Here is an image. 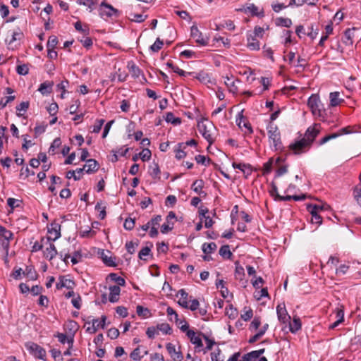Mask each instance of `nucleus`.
Returning <instances> with one entry per match:
<instances>
[{"label":"nucleus","mask_w":361,"mask_h":361,"mask_svg":"<svg viewBox=\"0 0 361 361\" xmlns=\"http://www.w3.org/2000/svg\"><path fill=\"white\" fill-rule=\"evenodd\" d=\"M7 204L12 209H13L14 208L20 206V201L18 199L10 197L7 200Z\"/></svg>","instance_id":"54"},{"label":"nucleus","mask_w":361,"mask_h":361,"mask_svg":"<svg viewBox=\"0 0 361 361\" xmlns=\"http://www.w3.org/2000/svg\"><path fill=\"white\" fill-rule=\"evenodd\" d=\"M102 259L104 263L109 267L116 266V264L114 261V259L111 256H108V255L104 252L102 254Z\"/></svg>","instance_id":"44"},{"label":"nucleus","mask_w":361,"mask_h":361,"mask_svg":"<svg viewBox=\"0 0 361 361\" xmlns=\"http://www.w3.org/2000/svg\"><path fill=\"white\" fill-rule=\"evenodd\" d=\"M320 124H314L309 127L304 135V137L300 140L295 141L289 145V149L295 154H300L310 149L312 143L317 137L320 132Z\"/></svg>","instance_id":"1"},{"label":"nucleus","mask_w":361,"mask_h":361,"mask_svg":"<svg viewBox=\"0 0 361 361\" xmlns=\"http://www.w3.org/2000/svg\"><path fill=\"white\" fill-rule=\"evenodd\" d=\"M81 297L79 294H77L75 297L72 298L71 303L75 308L79 310L81 307Z\"/></svg>","instance_id":"58"},{"label":"nucleus","mask_w":361,"mask_h":361,"mask_svg":"<svg viewBox=\"0 0 361 361\" xmlns=\"http://www.w3.org/2000/svg\"><path fill=\"white\" fill-rule=\"evenodd\" d=\"M123 226L126 230H132L135 226V219L130 217L127 218L124 222Z\"/></svg>","instance_id":"52"},{"label":"nucleus","mask_w":361,"mask_h":361,"mask_svg":"<svg viewBox=\"0 0 361 361\" xmlns=\"http://www.w3.org/2000/svg\"><path fill=\"white\" fill-rule=\"evenodd\" d=\"M16 71L19 75H25L28 73L29 68L27 65L23 64L17 66Z\"/></svg>","instance_id":"63"},{"label":"nucleus","mask_w":361,"mask_h":361,"mask_svg":"<svg viewBox=\"0 0 361 361\" xmlns=\"http://www.w3.org/2000/svg\"><path fill=\"white\" fill-rule=\"evenodd\" d=\"M289 329L291 333H296L299 329H301V322L299 317H294L292 322L290 320L289 322Z\"/></svg>","instance_id":"25"},{"label":"nucleus","mask_w":361,"mask_h":361,"mask_svg":"<svg viewBox=\"0 0 361 361\" xmlns=\"http://www.w3.org/2000/svg\"><path fill=\"white\" fill-rule=\"evenodd\" d=\"M264 32V28L259 27V26H256L254 29V31L251 34H252L254 37L262 38Z\"/></svg>","instance_id":"61"},{"label":"nucleus","mask_w":361,"mask_h":361,"mask_svg":"<svg viewBox=\"0 0 361 361\" xmlns=\"http://www.w3.org/2000/svg\"><path fill=\"white\" fill-rule=\"evenodd\" d=\"M109 301L111 302H116L118 300V296L121 293V288L118 286H113L109 287Z\"/></svg>","instance_id":"19"},{"label":"nucleus","mask_w":361,"mask_h":361,"mask_svg":"<svg viewBox=\"0 0 361 361\" xmlns=\"http://www.w3.org/2000/svg\"><path fill=\"white\" fill-rule=\"evenodd\" d=\"M58 109V104L54 102L50 104L49 106L47 107V111L51 116H54L57 113Z\"/></svg>","instance_id":"64"},{"label":"nucleus","mask_w":361,"mask_h":361,"mask_svg":"<svg viewBox=\"0 0 361 361\" xmlns=\"http://www.w3.org/2000/svg\"><path fill=\"white\" fill-rule=\"evenodd\" d=\"M25 348L35 357L43 360L46 356L45 350L35 343L27 342L25 343Z\"/></svg>","instance_id":"4"},{"label":"nucleus","mask_w":361,"mask_h":361,"mask_svg":"<svg viewBox=\"0 0 361 361\" xmlns=\"http://www.w3.org/2000/svg\"><path fill=\"white\" fill-rule=\"evenodd\" d=\"M53 85V82L46 81L40 85L38 91L40 92L42 94H48L51 92Z\"/></svg>","instance_id":"27"},{"label":"nucleus","mask_w":361,"mask_h":361,"mask_svg":"<svg viewBox=\"0 0 361 361\" xmlns=\"http://www.w3.org/2000/svg\"><path fill=\"white\" fill-rule=\"evenodd\" d=\"M219 255L225 259H230L233 254L230 250L229 245H225L221 246L219 250Z\"/></svg>","instance_id":"31"},{"label":"nucleus","mask_w":361,"mask_h":361,"mask_svg":"<svg viewBox=\"0 0 361 361\" xmlns=\"http://www.w3.org/2000/svg\"><path fill=\"white\" fill-rule=\"evenodd\" d=\"M151 151L148 149H144L140 153V157L143 161L149 160L151 157Z\"/></svg>","instance_id":"60"},{"label":"nucleus","mask_w":361,"mask_h":361,"mask_svg":"<svg viewBox=\"0 0 361 361\" xmlns=\"http://www.w3.org/2000/svg\"><path fill=\"white\" fill-rule=\"evenodd\" d=\"M245 276L244 268L239 264L237 262H235V276L237 279L243 280Z\"/></svg>","instance_id":"38"},{"label":"nucleus","mask_w":361,"mask_h":361,"mask_svg":"<svg viewBox=\"0 0 361 361\" xmlns=\"http://www.w3.org/2000/svg\"><path fill=\"white\" fill-rule=\"evenodd\" d=\"M247 12L250 13L252 16H256L259 17H263L264 16V11L263 9H259V7L255 6V4H251L249 6H247L245 9Z\"/></svg>","instance_id":"26"},{"label":"nucleus","mask_w":361,"mask_h":361,"mask_svg":"<svg viewBox=\"0 0 361 361\" xmlns=\"http://www.w3.org/2000/svg\"><path fill=\"white\" fill-rule=\"evenodd\" d=\"M319 207L318 205H310L308 207V210L310 211V214H312V222L313 224H316L318 225H320L322 224V217L318 214L317 212V208Z\"/></svg>","instance_id":"14"},{"label":"nucleus","mask_w":361,"mask_h":361,"mask_svg":"<svg viewBox=\"0 0 361 361\" xmlns=\"http://www.w3.org/2000/svg\"><path fill=\"white\" fill-rule=\"evenodd\" d=\"M95 209L99 211V218L104 219L106 216V206H103L102 202H98L95 206Z\"/></svg>","instance_id":"46"},{"label":"nucleus","mask_w":361,"mask_h":361,"mask_svg":"<svg viewBox=\"0 0 361 361\" xmlns=\"http://www.w3.org/2000/svg\"><path fill=\"white\" fill-rule=\"evenodd\" d=\"M75 286V283L70 279H66L65 276H61L59 278V282L56 285L57 289H61L63 287L68 289H72Z\"/></svg>","instance_id":"13"},{"label":"nucleus","mask_w":361,"mask_h":361,"mask_svg":"<svg viewBox=\"0 0 361 361\" xmlns=\"http://www.w3.org/2000/svg\"><path fill=\"white\" fill-rule=\"evenodd\" d=\"M160 173L159 165L157 163H153V164L149 166V174L154 178H159Z\"/></svg>","instance_id":"37"},{"label":"nucleus","mask_w":361,"mask_h":361,"mask_svg":"<svg viewBox=\"0 0 361 361\" xmlns=\"http://www.w3.org/2000/svg\"><path fill=\"white\" fill-rule=\"evenodd\" d=\"M306 196L305 195H286V196H281L279 194H276V200L280 201H290V200H304L305 199Z\"/></svg>","instance_id":"23"},{"label":"nucleus","mask_w":361,"mask_h":361,"mask_svg":"<svg viewBox=\"0 0 361 361\" xmlns=\"http://www.w3.org/2000/svg\"><path fill=\"white\" fill-rule=\"evenodd\" d=\"M165 121L167 123H171L174 126H178L181 123V119L178 117H175L172 112H168L165 116Z\"/></svg>","instance_id":"29"},{"label":"nucleus","mask_w":361,"mask_h":361,"mask_svg":"<svg viewBox=\"0 0 361 361\" xmlns=\"http://www.w3.org/2000/svg\"><path fill=\"white\" fill-rule=\"evenodd\" d=\"M58 44V39L56 36L49 37L47 42V48L48 49H54L56 44Z\"/></svg>","instance_id":"55"},{"label":"nucleus","mask_w":361,"mask_h":361,"mask_svg":"<svg viewBox=\"0 0 361 361\" xmlns=\"http://www.w3.org/2000/svg\"><path fill=\"white\" fill-rule=\"evenodd\" d=\"M204 187V182L202 180H196L192 185V189L194 192L200 195H206V193L202 190Z\"/></svg>","instance_id":"24"},{"label":"nucleus","mask_w":361,"mask_h":361,"mask_svg":"<svg viewBox=\"0 0 361 361\" xmlns=\"http://www.w3.org/2000/svg\"><path fill=\"white\" fill-rule=\"evenodd\" d=\"M75 28L78 31L81 32L84 35H87L89 33L88 27L87 26H85V27L83 28L80 21H78L75 23Z\"/></svg>","instance_id":"53"},{"label":"nucleus","mask_w":361,"mask_h":361,"mask_svg":"<svg viewBox=\"0 0 361 361\" xmlns=\"http://www.w3.org/2000/svg\"><path fill=\"white\" fill-rule=\"evenodd\" d=\"M78 1L80 4L87 6L89 11L91 12L94 8L98 0H78Z\"/></svg>","instance_id":"34"},{"label":"nucleus","mask_w":361,"mask_h":361,"mask_svg":"<svg viewBox=\"0 0 361 361\" xmlns=\"http://www.w3.org/2000/svg\"><path fill=\"white\" fill-rule=\"evenodd\" d=\"M49 236L48 241H55L61 237V226L59 224L54 222L48 228Z\"/></svg>","instance_id":"7"},{"label":"nucleus","mask_w":361,"mask_h":361,"mask_svg":"<svg viewBox=\"0 0 361 361\" xmlns=\"http://www.w3.org/2000/svg\"><path fill=\"white\" fill-rule=\"evenodd\" d=\"M175 322L176 323L177 326H178V328L183 331V332H185L187 333V331L189 329V325L187 323V322L184 319H180L178 318V320H174Z\"/></svg>","instance_id":"41"},{"label":"nucleus","mask_w":361,"mask_h":361,"mask_svg":"<svg viewBox=\"0 0 361 361\" xmlns=\"http://www.w3.org/2000/svg\"><path fill=\"white\" fill-rule=\"evenodd\" d=\"M147 16H143L142 14H136V13H130V19L132 21H135L137 23H142L145 21L146 19Z\"/></svg>","instance_id":"49"},{"label":"nucleus","mask_w":361,"mask_h":361,"mask_svg":"<svg viewBox=\"0 0 361 361\" xmlns=\"http://www.w3.org/2000/svg\"><path fill=\"white\" fill-rule=\"evenodd\" d=\"M336 317L338 319L329 326L330 329H334L343 321L344 313L342 310H337Z\"/></svg>","instance_id":"39"},{"label":"nucleus","mask_w":361,"mask_h":361,"mask_svg":"<svg viewBox=\"0 0 361 361\" xmlns=\"http://www.w3.org/2000/svg\"><path fill=\"white\" fill-rule=\"evenodd\" d=\"M340 93L338 92H331L329 95L330 105L331 106H336L339 105L343 99L339 98Z\"/></svg>","instance_id":"28"},{"label":"nucleus","mask_w":361,"mask_h":361,"mask_svg":"<svg viewBox=\"0 0 361 361\" xmlns=\"http://www.w3.org/2000/svg\"><path fill=\"white\" fill-rule=\"evenodd\" d=\"M186 335L192 343L196 345L197 347H202L203 344L201 338L196 335V333L193 330H188Z\"/></svg>","instance_id":"18"},{"label":"nucleus","mask_w":361,"mask_h":361,"mask_svg":"<svg viewBox=\"0 0 361 361\" xmlns=\"http://www.w3.org/2000/svg\"><path fill=\"white\" fill-rule=\"evenodd\" d=\"M190 35L197 44L203 46L208 44L209 37L204 36L196 25H192L191 27Z\"/></svg>","instance_id":"5"},{"label":"nucleus","mask_w":361,"mask_h":361,"mask_svg":"<svg viewBox=\"0 0 361 361\" xmlns=\"http://www.w3.org/2000/svg\"><path fill=\"white\" fill-rule=\"evenodd\" d=\"M6 130V127L1 126L0 128V154L2 152L4 140H7V137L5 135V132Z\"/></svg>","instance_id":"50"},{"label":"nucleus","mask_w":361,"mask_h":361,"mask_svg":"<svg viewBox=\"0 0 361 361\" xmlns=\"http://www.w3.org/2000/svg\"><path fill=\"white\" fill-rule=\"evenodd\" d=\"M307 104L314 116H322L323 105L318 95L312 94L309 98Z\"/></svg>","instance_id":"3"},{"label":"nucleus","mask_w":361,"mask_h":361,"mask_svg":"<svg viewBox=\"0 0 361 361\" xmlns=\"http://www.w3.org/2000/svg\"><path fill=\"white\" fill-rule=\"evenodd\" d=\"M259 358L255 350L244 355V359L246 361H256Z\"/></svg>","instance_id":"57"},{"label":"nucleus","mask_w":361,"mask_h":361,"mask_svg":"<svg viewBox=\"0 0 361 361\" xmlns=\"http://www.w3.org/2000/svg\"><path fill=\"white\" fill-rule=\"evenodd\" d=\"M166 348L173 361H181L183 360V357L180 350H177L173 344L171 343H167Z\"/></svg>","instance_id":"10"},{"label":"nucleus","mask_w":361,"mask_h":361,"mask_svg":"<svg viewBox=\"0 0 361 361\" xmlns=\"http://www.w3.org/2000/svg\"><path fill=\"white\" fill-rule=\"evenodd\" d=\"M84 170L87 173L95 172L99 169V164L94 159H90L86 161V164L83 166Z\"/></svg>","instance_id":"17"},{"label":"nucleus","mask_w":361,"mask_h":361,"mask_svg":"<svg viewBox=\"0 0 361 361\" xmlns=\"http://www.w3.org/2000/svg\"><path fill=\"white\" fill-rule=\"evenodd\" d=\"M58 254L54 244L49 243V247L44 251V256L49 260H51Z\"/></svg>","instance_id":"22"},{"label":"nucleus","mask_w":361,"mask_h":361,"mask_svg":"<svg viewBox=\"0 0 361 361\" xmlns=\"http://www.w3.org/2000/svg\"><path fill=\"white\" fill-rule=\"evenodd\" d=\"M82 44L86 47L90 48L92 45V40L90 37L84 35L81 39H79Z\"/></svg>","instance_id":"51"},{"label":"nucleus","mask_w":361,"mask_h":361,"mask_svg":"<svg viewBox=\"0 0 361 361\" xmlns=\"http://www.w3.org/2000/svg\"><path fill=\"white\" fill-rule=\"evenodd\" d=\"M185 147L184 146V143H178L177 148L175 149L176 158L178 159H181L186 156V153L184 151Z\"/></svg>","instance_id":"30"},{"label":"nucleus","mask_w":361,"mask_h":361,"mask_svg":"<svg viewBox=\"0 0 361 361\" xmlns=\"http://www.w3.org/2000/svg\"><path fill=\"white\" fill-rule=\"evenodd\" d=\"M175 219L176 214L173 212H170L166 216V221L162 224L161 227V232L162 233H167L173 229L174 224L173 220Z\"/></svg>","instance_id":"9"},{"label":"nucleus","mask_w":361,"mask_h":361,"mask_svg":"<svg viewBox=\"0 0 361 361\" xmlns=\"http://www.w3.org/2000/svg\"><path fill=\"white\" fill-rule=\"evenodd\" d=\"M167 66L171 68L175 73H178L180 76H185L187 74L183 70L179 68L176 66H173L172 63L168 62Z\"/></svg>","instance_id":"59"},{"label":"nucleus","mask_w":361,"mask_h":361,"mask_svg":"<svg viewBox=\"0 0 361 361\" xmlns=\"http://www.w3.org/2000/svg\"><path fill=\"white\" fill-rule=\"evenodd\" d=\"M29 102H21L18 106H16V110L18 112L17 115L18 116H22L25 112L27 111V110L29 108Z\"/></svg>","instance_id":"35"},{"label":"nucleus","mask_w":361,"mask_h":361,"mask_svg":"<svg viewBox=\"0 0 361 361\" xmlns=\"http://www.w3.org/2000/svg\"><path fill=\"white\" fill-rule=\"evenodd\" d=\"M357 31H358V29L355 27L347 29L344 32V36L342 39L343 42L347 46L353 45L355 33Z\"/></svg>","instance_id":"12"},{"label":"nucleus","mask_w":361,"mask_h":361,"mask_svg":"<svg viewBox=\"0 0 361 361\" xmlns=\"http://www.w3.org/2000/svg\"><path fill=\"white\" fill-rule=\"evenodd\" d=\"M197 128L202 135L209 142V144H212L214 142V139L211 133V130L213 128L212 125L209 123V126H207L204 122H199L197 123Z\"/></svg>","instance_id":"6"},{"label":"nucleus","mask_w":361,"mask_h":361,"mask_svg":"<svg viewBox=\"0 0 361 361\" xmlns=\"http://www.w3.org/2000/svg\"><path fill=\"white\" fill-rule=\"evenodd\" d=\"M225 310H226V314L231 319H235L238 315L237 310L235 307H233V306L232 305H229L228 307H226Z\"/></svg>","instance_id":"45"},{"label":"nucleus","mask_w":361,"mask_h":361,"mask_svg":"<svg viewBox=\"0 0 361 361\" xmlns=\"http://www.w3.org/2000/svg\"><path fill=\"white\" fill-rule=\"evenodd\" d=\"M117 10L112 6L102 3L99 8V14L102 18H109L117 13Z\"/></svg>","instance_id":"8"},{"label":"nucleus","mask_w":361,"mask_h":361,"mask_svg":"<svg viewBox=\"0 0 361 361\" xmlns=\"http://www.w3.org/2000/svg\"><path fill=\"white\" fill-rule=\"evenodd\" d=\"M61 145V141L59 137H56L52 142L49 149V152L51 154H54L56 152V149H58Z\"/></svg>","instance_id":"43"},{"label":"nucleus","mask_w":361,"mask_h":361,"mask_svg":"<svg viewBox=\"0 0 361 361\" xmlns=\"http://www.w3.org/2000/svg\"><path fill=\"white\" fill-rule=\"evenodd\" d=\"M255 38L256 37H254L252 34H247V47L251 50L259 49V42Z\"/></svg>","instance_id":"21"},{"label":"nucleus","mask_w":361,"mask_h":361,"mask_svg":"<svg viewBox=\"0 0 361 361\" xmlns=\"http://www.w3.org/2000/svg\"><path fill=\"white\" fill-rule=\"evenodd\" d=\"M104 119L97 120L95 122V124L93 126L92 132L94 133H98L101 130L102 127L104 125Z\"/></svg>","instance_id":"56"},{"label":"nucleus","mask_w":361,"mask_h":361,"mask_svg":"<svg viewBox=\"0 0 361 361\" xmlns=\"http://www.w3.org/2000/svg\"><path fill=\"white\" fill-rule=\"evenodd\" d=\"M23 37V33L20 31L19 28L16 31H13L11 32V38L8 37L6 39V43L8 44L9 47L12 46V44L20 40Z\"/></svg>","instance_id":"15"},{"label":"nucleus","mask_w":361,"mask_h":361,"mask_svg":"<svg viewBox=\"0 0 361 361\" xmlns=\"http://www.w3.org/2000/svg\"><path fill=\"white\" fill-rule=\"evenodd\" d=\"M177 297H179V300L178 301V303L184 308L188 307V294L184 289H180L178 290L177 295Z\"/></svg>","instance_id":"16"},{"label":"nucleus","mask_w":361,"mask_h":361,"mask_svg":"<svg viewBox=\"0 0 361 361\" xmlns=\"http://www.w3.org/2000/svg\"><path fill=\"white\" fill-rule=\"evenodd\" d=\"M95 234V231H92L91 228H88L85 230H81L80 231V235L83 238L92 237Z\"/></svg>","instance_id":"62"},{"label":"nucleus","mask_w":361,"mask_h":361,"mask_svg":"<svg viewBox=\"0 0 361 361\" xmlns=\"http://www.w3.org/2000/svg\"><path fill=\"white\" fill-rule=\"evenodd\" d=\"M0 235L6 240L8 241L13 238L11 231L7 230L5 227L0 225Z\"/></svg>","instance_id":"40"},{"label":"nucleus","mask_w":361,"mask_h":361,"mask_svg":"<svg viewBox=\"0 0 361 361\" xmlns=\"http://www.w3.org/2000/svg\"><path fill=\"white\" fill-rule=\"evenodd\" d=\"M276 24L279 26L290 27L292 25V20L288 18H278L276 20Z\"/></svg>","instance_id":"33"},{"label":"nucleus","mask_w":361,"mask_h":361,"mask_svg":"<svg viewBox=\"0 0 361 361\" xmlns=\"http://www.w3.org/2000/svg\"><path fill=\"white\" fill-rule=\"evenodd\" d=\"M109 278L116 282L118 286H124L126 284L125 279L121 276H118L116 274L111 273L109 275Z\"/></svg>","instance_id":"36"},{"label":"nucleus","mask_w":361,"mask_h":361,"mask_svg":"<svg viewBox=\"0 0 361 361\" xmlns=\"http://www.w3.org/2000/svg\"><path fill=\"white\" fill-rule=\"evenodd\" d=\"M233 167L234 169H240L245 176L247 178L249 175L252 173L251 166L250 164H237L235 162L233 163Z\"/></svg>","instance_id":"20"},{"label":"nucleus","mask_w":361,"mask_h":361,"mask_svg":"<svg viewBox=\"0 0 361 361\" xmlns=\"http://www.w3.org/2000/svg\"><path fill=\"white\" fill-rule=\"evenodd\" d=\"M217 247V245L215 243H204L202 246V251L205 254H209L212 253L213 251H214Z\"/></svg>","instance_id":"32"},{"label":"nucleus","mask_w":361,"mask_h":361,"mask_svg":"<svg viewBox=\"0 0 361 361\" xmlns=\"http://www.w3.org/2000/svg\"><path fill=\"white\" fill-rule=\"evenodd\" d=\"M276 312L279 320L283 323H288L290 320V316L288 314L285 304H279L276 307Z\"/></svg>","instance_id":"11"},{"label":"nucleus","mask_w":361,"mask_h":361,"mask_svg":"<svg viewBox=\"0 0 361 361\" xmlns=\"http://www.w3.org/2000/svg\"><path fill=\"white\" fill-rule=\"evenodd\" d=\"M136 312L138 316L147 318L149 316V311L147 308H144L142 306L137 305Z\"/></svg>","instance_id":"48"},{"label":"nucleus","mask_w":361,"mask_h":361,"mask_svg":"<svg viewBox=\"0 0 361 361\" xmlns=\"http://www.w3.org/2000/svg\"><path fill=\"white\" fill-rule=\"evenodd\" d=\"M163 44V41L158 37L149 49L152 52H158L162 48Z\"/></svg>","instance_id":"47"},{"label":"nucleus","mask_w":361,"mask_h":361,"mask_svg":"<svg viewBox=\"0 0 361 361\" xmlns=\"http://www.w3.org/2000/svg\"><path fill=\"white\" fill-rule=\"evenodd\" d=\"M144 357V355L141 354L140 348L137 347L135 349L133 350V351L130 353V357L136 361H140L142 357Z\"/></svg>","instance_id":"42"},{"label":"nucleus","mask_w":361,"mask_h":361,"mask_svg":"<svg viewBox=\"0 0 361 361\" xmlns=\"http://www.w3.org/2000/svg\"><path fill=\"white\" fill-rule=\"evenodd\" d=\"M268 136L270 145L274 148V150H281L283 145L281 140V133L279 130L278 127L270 123L268 126Z\"/></svg>","instance_id":"2"}]
</instances>
